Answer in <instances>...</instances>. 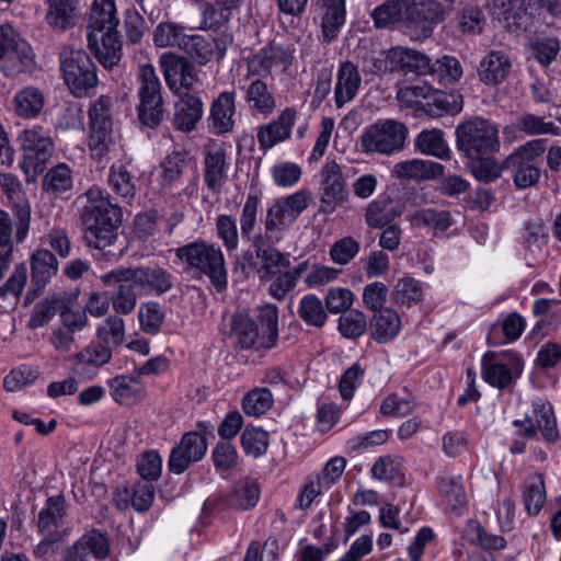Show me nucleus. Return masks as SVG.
I'll list each match as a JSON object with an SVG mask.
<instances>
[{"label": "nucleus", "mask_w": 561, "mask_h": 561, "mask_svg": "<svg viewBox=\"0 0 561 561\" xmlns=\"http://www.w3.org/2000/svg\"><path fill=\"white\" fill-rule=\"evenodd\" d=\"M118 25L115 1L94 0L87 26L88 46L108 70L116 67L122 58Z\"/></svg>", "instance_id": "obj_1"}, {"label": "nucleus", "mask_w": 561, "mask_h": 561, "mask_svg": "<svg viewBox=\"0 0 561 561\" xmlns=\"http://www.w3.org/2000/svg\"><path fill=\"white\" fill-rule=\"evenodd\" d=\"M260 325L248 314L238 313L232 317L231 334L238 346L264 356L275 348L278 342V308L266 304L259 308Z\"/></svg>", "instance_id": "obj_2"}, {"label": "nucleus", "mask_w": 561, "mask_h": 561, "mask_svg": "<svg viewBox=\"0 0 561 561\" xmlns=\"http://www.w3.org/2000/svg\"><path fill=\"white\" fill-rule=\"evenodd\" d=\"M456 147L467 158L476 159L500 150L497 127L488 119L474 117L457 125Z\"/></svg>", "instance_id": "obj_3"}, {"label": "nucleus", "mask_w": 561, "mask_h": 561, "mask_svg": "<svg viewBox=\"0 0 561 561\" xmlns=\"http://www.w3.org/2000/svg\"><path fill=\"white\" fill-rule=\"evenodd\" d=\"M176 256L188 267L209 277L218 289L227 285V270L221 250L206 242H191L176 249Z\"/></svg>", "instance_id": "obj_4"}, {"label": "nucleus", "mask_w": 561, "mask_h": 561, "mask_svg": "<svg viewBox=\"0 0 561 561\" xmlns=\"http://www.w3.org/2000/svg\"><path fill=\"white\" fill-rule=\"evenodd\" d=\"M59 61L64 81L75 96H85L96 87V66L87 51L64 47Z\"/></svg>", "instance_id": "obj_5"}, {"label": "nucleus", "mask_w": 561, "mask_h": 561, "mask_svg": "<svg viewBox=\"0 0 561 561\" xmlns=\"http://www.w3.org/2000/svg\"><path fill=\"white\" fill-rule=\"evenodd\" d=\"M524 367L522 354L514 350L488 351L481 358V377L491 387L504 390L516 383Z\"/></svg>", "instance_id": "obj_6"}, {"label": "nucleus", "mask_w": 561, "mask_h": 561, "mask_svg": "<svg viewBox=\"0 0 561 561\" xmlns=\"http://www.w3.org/2000/svg\"><path fill=\"white\" fill-rule=\"evenodd\" d=\"M138 81V119L142 125L156 128L162 122L165 111L161 92L162 87L154 67L150 64L141 65Z\"/></svg>", "instance_id": "obj_7"}, {"label": "nucleus", "mask_w": 561, "mask_h": 561, "mask_svg": "<svg viewBox=\"0 0 561 561\" xmlns=\"http://www.w3.org/2000/svg\"><path fill=\"white\" fill-rule=\"evenodd\" d=\"M22 149L21 169L27 181L44 172L54 153L51 137L43 128H28L19 135Z\"/></svg>", "instance_id": "obj_8"}, {"label": "nucleus", "mask_w": 561, "mask_h": 561, "mask_svg": "<svg viewBox=\"0 0 561 561\" xmlns=\"http://www.w3.org/2000/svg\"><path fill=\"white\" fill-rule=\"evenodd\" d=\"M33 50L28 43L8 25H0V70L15 77L33 66Z\"/></svg>", "instance_id": "obj_9"}, {"label": "nucleus", "mask_w": 561, "mask_h": 561, "mask_svg": "<svg viewBox=\"0 0 561 561\" xmlns=\"http://www.w3.org/2000/svg\"><path fill=\"white\" fill-rule=\"evenodd\" d=\"M106 282L131 280L146 295L160 296L173 287V276L159 266L123 267L106 273Z\"/></svg>", "instance_id": "obj_10"}, {"label": "nucleus", "mask_w": 561, "mask_h": 561, "mask_svg": "<svg viewBox=\"0 0 561 561\" xmlns=\"http://www.w3.org/2000/svg\"><path fill=\"white\" fill-rule=\"evenodd\" d=\"M122 213H82L83 239L89 247L102 250L115 241Z\"/></svg>", "instance_id": "obj_11"}, {"label": "nucleus", "mask_w": 561, "mask_h": 561, "mask_svg": "<svg viewBox=\"0 0 561 561\" xmlns=\"http://www.w3.org/2000/svg\"><path fill=\"white\" fill-rule=\"evenodd\" d=\"M111 553L106 533L93 528L81 535L64 551L62 561H102Z\"/></svg>", "instance_id": "obj_12"}, {"label": "nucleus", "mask_w": 561, "mask_h": 561, "mask_svg": "<svg viewBox=\"0 0 561 561\" xmlns=\"http://www.w3.org/2000/svg\"><path fill=\"white\" fill-rule=\"evenodd\" d=\"M207 451V439L196 431L182 435L180 442L171 449L168 469L175 474L186 471L194 462L204 458Z\"/></svg>", "instance_id": "obj_13"}, {"label": "nucleus", "mask_w": 561, "mask_h": 561, "mask_svg": "<svg viewBox=\"0 0 561 561\" xmlns=\"http://www.w3.org/2000/svg\"><path fill=\"white\" fill-rule=\"evenodd\" d=\"M163 76L169 89L178 96L184 93H191L194 84L197 82V72L194 65L184 57L174 55H164L161 58Z\"/></svg>", "instance_id": "obj_14"}, {"label": "nucleus", "mask_w": 561, "mask_h": 561, "mask_svg": "<svg viewBox=\"0 0 561 561\" xmlns=\"http://www.w3.org/2000/svg\"><path fill=\"white\" fill-rule=\"evenodd\" d=\"M313 10L321 20L323 42L332 43L346 22V0H313Z\"/></svg>", "instance_id": "obj_15"}, {"label": "nucleus", "mask_w": 561, "mask_h": 561, "mask_svg": "<svg viewBox=\"0 0 561 561\" xmlns=\"http://www.w3.org/2000/svg\"><path fill=\"white\" fill-rule=\"evenodd\" d=\"M363 302L373 312L369 323L371 336L380 343L386 342V285L381 282L367 284L363 290Z\"/></svg>", "instance_id": "obj_16"}, {"label": "nucleus", "mask_w": 561, "mask_h": 561, "mask_svg": "<svg viewBox=\"0 0 561 561\" xmlns=\"http://www.w3.org/2000/svg\"><path fill=\"white\" fill-rule=\"evenodd\" d=\"M227 152L221 144L213 142L205 147L204 182L214 193L220 192L228 179Z\"/></svg>", "instance_id": "obj_17"}, {"label": "nucleus", "mask_w": 561, "mask_h": 561, "mask_svg": "<svg viewBox=\"0 0 561 561\" xmlns=\"http://www.w3.org/2000/svg\"><path fill=\"white\" fill-rule=\"evenodd\" d=\"M111 358V347L98 342L91 343L71 357L72 370L79 377L92 379Z\"/></svg>", "instance_id": "obj_18"}, {"label": "nucleus", "mask_w": 561, "mask_h": 561, "mask_svg": "<svg viewBox=\"0 0 561 561\" xmlns=\"http://www.w3.org/2000/svg\"><path fill=\"white\" fill-rule=\"evenodd\" d=\"M445 20L444 5L436 0H412L409 27H413L426 38L436 25Z\"/></svg>", "instance_id": "obj_19"}, {"label": "nucleus", "mask_w": 561, "mask_h": 561, "mask_svg": "<svg viewBox=\"0 0 561 561\" xmlns=\"http://www.w3.org/2000/svg\"><path fill=\"white\" fill-rule=\"evenodd\" d=\"M388 69L403 75L423 76L428 72L430 58L422 51L398 46L388 49Z\"/></svg>", "instance_id": "obj_20"}, {"label": "nucleus", "mask_w": 561, "mask_h": 561, "mask_svg": "<svg viewBox=\"0 0 561 561\" xmlns=\"http://www.w3.org/2000/svg\"><path fill=\"white\" fill-rule=\"evenodd\" d=\"M112 399L121 405H134L147 397V389L140 377L133 370L130 375H117L107 381Z\"/></svg>", "instance_id": "obj_21"}, {"label": "nucleus", "mask_w": 561, "mask_h": 561, "mask_svg": "<svg viewBox=\"0 0 561 561\" xmlns=\"http://www.w3.org/2000/svg\"><path fill=\"white\" fill-rule=\"evenodd\" d=\"M204 104L196 93H184L174 104L172 124L176 130L191 133L202 119Z\"/></svg>", "instance_id": "obj_22"}, {"label": "nucleus", "mask_w": 561, "mask_h": 561, "mask_svg": "<svg viewBox=\"0 0 561 561\" xmlns=\"http://www.w3.org/2000/svg\"><path fill=\"white\" fill-rule=\"evenodd\" d=\"M294 49L289 46L271 43L263 47L249 62L252 73H270L275 67L287 68L293 62Z\"/></svg>", "instance_id": "obj_23"}, {"label": "nucleus", "mask_w": 561, "mask_h": 561, "mask_svg": "<svg viewBox=\"0 0 561 561\" xmlns=\"http://www.w3.org/2000/svg\"><path fill=\"white\" fill-rule=\"evenodd\" d=\"M297 112L293 107H286L276 119L262 125L257 131V141L261 149H271L276 144L290 137L295 125Z\"/></svg>", "instance_id": "obj_24"}, {"label": "nucleus", "mask_w": 561, "mask_h": 561, "mask_svg": "<svg viewBox=\"0 0 561 561\" xmlns=\"http://www.w3.org/2000/svg\"><path fill=\"white\" fill-rule=\"evenodd\" d=\"M538 0H491L490 11L510 31L520 26L528 9L536 8Z\"/></svg>", "instance_id": "obj_25"}, {"label": "nucleus", "mask_w": 561, "mask_h": 561, "mask_svg": "<svg viewBox=\"0 0 561 561\" xmlns=\"http://www.w3.org/2000/svg\"><path fill=\"white\" fill-rule=\"evenodd\" d=\"M236 115V92L224 91L210 105L209 122L215 134L225 135L232 131Z\"/></svg>", "instance_id": "obj_26"}, {"label": "nucleus", "mask_w": 561, "mask_h": 561, "mask_svg": "<svg viewBox=\"0 0 561 561\" xmlns=\"http://www.w3.org/2000/svg\"><path fill=\"white\" fill-rule=\"evenodd\" d=\"M66 515V501L64 495L47 497L44 507L37 518V530L39 534H56L67 537L68 529L62 528Z\"/></svg>", "instance_id": "obj_27"}, {"label": "nucleus", "mask_w": 561, "mask_h": 561, "mask_svg": "<svg viewBox=\"0 0 561 561\" xmlns=\"http://www.w3.org/2000/svg\"><path fill=\"white\" fill-rule=\"evenodd\" d=\"M362 83L358 67L352 61L340 64L334 88V102L337 108L351 102L357 94Z\"/></svg>", "instance_id": "obj_28"}, {"label": "nucleus", "mask_w": 561, "mask_h": 561, "mask_svg": "<svg viewBox=\"0 0 561 561\" xmlns=\"http://www.w3.org/2000/svg\"><path fill=\"white\" fill-rule=\"evenodd\" d=\"M512 70L510 57L500 50H491L478 66V77L481 82L490 85L502 83Z\"/></svg>", "instance_id": "obj_29"}, {"label": "nucleus", "mask_w": 561, "mask_h": 561, "mask_svg": "<svg viewBox=\"0 0 561 561\" xmlns=\"http://www.w3.org/2000/svg\"><path fill=\"white\" fill-rule=\"evenodd\" d=\"M196 5L202 15L199 28L216 32L226 28L234 8L227 0H196Z\"/></svg>", "instance_id": "obj_30"}, {"label": "nucleus", "mask_w": 561, "mask_h": 561, "mask_svg": "<svg viewBox=\"0 0 561 561\" xmlns=\"http://www.w3.org/2000/svg\"><path fill=\"white\" fill-rule=\"evenodd\" d=\"M31 213H0V247L12 249L14 234L16 243H22L30 230Z\"/></svg>", "instance_id": "obj_31"}, {"label": "nucleus", "mask_w": 561, "mask_h": 561, "mask_svg": "<svg viewBox=\"0 0 561 561\" xmlns=\"http://www.w3.org/2000/svg\"><path fill=\"white\" fill-rule=\"evenodd\" d=\"M392 173L400 180L421 182L442 176L444 167L430 160L413 159L397 163Z\"/></svg>", "instance_id": "obj_32"}, {"label": "nucleus", "mask_w": 561, "mask_h": 561, "mask_svg": "<svg viewBox=\"0 0 561 561\" xmlns=\"http://www.w3.org/2000/svg\"><path fill=\"white\" fill-rule=\"evenodd\" d=\"M347 196L348 191L345 187L340 165L333 160L328 161L322 169V203L337 206Z\"/></svg>", "instance_id": "obj_33"}, {"label": "nucleus", "mask_w": 561, "mask_h": 561, "mask_svg": "<svg viewBox=\"0 0 561 561\" xmlns=\"http://www.w3.org/2000/svg\"><path fill=\"white\" fill-rule=\"evenodd\" d=\"M196 162L186 150H173L160 162L161 185L172 186L188 169H195Z\"/></svg>", "instance_id": "obj_34"}, {"label": "nucleus", "mask_w": 561, "mask_h": 561, "mask_svg": "<svg viewBox=\"0 0 561 561\" xmlns=\"http://www.w3.org/2000/svg\"><path fill=\"white\" fill-rule=\"evenodd\" d=\"M256 257L261 260L260 278L270 279L280 272L282 267L289 266V260L276 249L265 243L261 236L253 239Z\"/></svg>", "instance_id": "obj_35"}, {"label": "nucleus", "mask_w": 561, "mask_h": 561, "mask_svg": "<svg viewBox=\"0 0 561 561\" xmlns=\"http://www.w3.org/2000/svg\"><path fill=\"white\" fill-rule=\"evenodd\" d=\"M463 101L459 93H446L433 89L428 101L421 105V111L431 117H440L444 114L456 115L462 111Z\"/></svg>", "instance_id": "obj_36"}, {"label": "nucleus", "mask_w": 561, "mask_h": 561, "mask_svg": "<svg viewBox=\"0 0 561 561\" xmlns=\"http://www.w3.org/2000/svg\"><path fill=\"white\" fill-rule=\"evenodd\" d=\"M14 113L23 118H36L45 105L44 93L36 87H24L13 96Z\"/></svg>", "instance_id": "obj_37"}, {"label": "nucleus", "mask_w": 561, "mask_h": 561, "mask_svg": "<svg viewBox=\"0 0 561 561\" xmlns=\"http://www.w3.org/2000/svg\"><path fill=\"white\" fill-rule=\"evenodd\" d=\"M414 147L423 154L432 156L440 160L450 158V149L442 129L431 128L422 130L414 140Z\"/></svg>", "instance_id": "obj_38"}, {"label": "nucleus", "mask_w": 561, "mask_h": 561, "mask_svg": "<svg viewBox=\"0 0 561 561\" xmlns=\"http://www.w3.org/2000/svg\"><path fill=\"white\" fill-rule=\"evenodd\" d=\"M245 102L253 112L268 116L276 107L275 98L270 87L262 79L251 81L245 89Z\"/></svg>", "instance_id": "obj_39"}, {"label": "nucleus", "mask_w": 561, "mask_h": 561, "mask_svg": "<svg viewBox=\"0 0 561 561\" xmlns=\"http://www.w3.org/2000/svg\"><path fill=\"white\" fill-rule=\"evenodd\" d=\"M365 75L381 76L386 71V47L382 39H366L359 48Z\"/></svg>", "instance_id": "obj_40"}, {"label": "nucleus", "mask_w": 561, "mask_h": 561, "mask_svg": "<svg viewBox=\"0 0 561 561\" xmlns=\"http://www.w3.org/2000/svg\"><path fill=\"white\" fill-rule=\"evenodd\" d=\"M534 423L537 432H541L543 439L556 443L559 439L557 420L551 403L543 399L533 401Z\"/></svg>", "instance_id": "obj_41"}, {"label": "nucleus", "mask_w": 561, "mask_h": 561, "mask_svg": "<svg viewBox=\"0 0 561 561\" xmlns=\"http://www.w3.org/2000/svg\"><path fill=\"white\" fill-rule=\"evenodd\" d=\"M106 273L101 276L103 284L111 286L116 285L117 288L112 295L111 302L116 314H130L137 305V286L131 280H111L106 282Z\"/></svg>", "instance_id": "obj_42"}, {"label": "nucleus", "mask_w": 561, "mask_h": 561, "mask_svg": "<svg viewBox=\"0 0 561 561\" xmlns=\"http://www.w3.org/2000/svg\"><path fill=\"white\" fill-rule=\"evenodd\" d=\"M465 535L471 545L478 546L484 551L503 550L506 540L503 536L489 533L479 520L470 519L465 527Z\"/></svg>", "instance_id": "obj_43"}, {"label": "nucleus", "mask_w": 561, "mask_h": 561, "mask_svg": "<svg viewBox=\"0 0 561 561\" xmlns=\"http://www.w3.org/2000/svg\"><path fill=\"white\" fill-rule=\"evenodd\" d=\"M57 270L58 262L50 251L42 249L33 253L31 260L32 280L38 288L45 287Z\"/></svg>", "instance_id": "obj_44"}, {"label": "nucleus", "mask_w": 561, "mask_h": 561, "mask_svg": "<svg viewBox=\"0 0 561 561\" xmlns=\"http://www.w3.org/2000/svg\"><path fill=\"white\" fill-rule=\"evenodd\" d=\"M523 502L528 515L536 516L540 513L546 502V488L540 474L529 477L525 481Z\"/></svg>", "instance_id": "obj_45"}, {"label": "nucleus", "mask_w": 561, "mask_h": 561, "mask_svg": "<svg viewBox=\"0 0 561 561\" xmlns=\"http://www.w3.org/2000/svg\"><path fill=\"white\" fill-rule=\"evenodd\" d=\"M274 403L273 394L270 389L255 387L249 390L241 400L243 412L249 416H261L265 414Z\"/></svg>", "instance_id": "obj_46"}, {"label": "nucleus", "mask_w": 561, "mask_h": 561, "mask_svg": "<svg viewBox=\"0 0 561 561\" xmlns=\"http://www.w3.org/2000/svg\"><path fill=\"white\" fill-rule=\"evenodd\" d=\"M548 140L543 138L531 139L517 147L510 156L505 158V164H533L538 165V159L547 150Z\"/></svg>", "instance_id": "obj_47"}, {"label": "nucleus", "mask_w": 561, "mask_h": 561, "mask_svg": "<svg viewBox=\"0 0 561 561\" xmlns=\"http://www.w3.org/2000/svg\"><path fill=\"white\" fill-rule=\"evenodd\" d=\"M240 442L247 456L259 458L268 449L270 434L261 427L247 426L241 434Z\"/></svg>", "instance_id": "obj_48"}, {"label": "nucleus", "mask_w": 561, "mask_h": 561, "mask_svg": "<svg viewBox=\"0 0 561 561\" xmlns=\"http://www.w3.org/2000/svg\"><path fill=\"white\" fill-rule=\"evenodd\" d=\"M76 3L73 0H49V9L46 15L47 23L60 30L75 24Z\"/></svg>", "instance_id": "obj_49"}, {"label": "nucleus", "mask_w": 561, "mask_h": 561, "mask_svg": "<svg viewBox=\"0 0 561 561\" xmlns=\"http://www.w3.org/2000/svg\"><path fill=\"white\" fill-rule=\"evenodd\" d=\"M76 203L81 210H122L121 206L112 202L110 194L96 185L80 195Z\"/></svg>", "instance_id": "obj_50"}, {"label": "nucleus", "mask_w": 561, "mask_h": 561, "mask_svg": "<svg viewBox=\"0 0 561 561\" xmlns=\"http://www.w3.org/2000/svg\"><path fill=\"white\" fill-rule=\"evenodd\" d=\"M260 494L257 481L254 479H245L234 485L230 504L238 510L247 511L256 505Z\"/></svg>", "instance_id": "obj_51"}, {"label": "nucleus", "mask_w": 561, "mask_h": 561, "mask_svg": "<svg viewBox=\"0 0 561 561\" xmlns=\"http://www.w3.org/2000/svg\"><path fill=\"white\" fill-rule=\"evenodd\" d=\"M108 183L113 191L122 197L123 202L130 205V201L135 196V185L127 167L113 164L108 173Z\"/></svg>", "instance_id": "obj_52"}, {"label": "nucleus", "mask_w": 561, "mask_h": 561, "mask_svg": "<svg viewBox=\"0 0 561 561\" xmlns=\"http://www.w3.org/2000/svg\"><path fill=\"white\" fill-rule=\"evenodd\" d=\"M96 335H98V339L100 340L99 343L111 347V351H112L114 347L119 346L124 341V336H125L124 320L118 314L108 316L99 325Z\"/></svg>", "instance_id": "obj_53"}, {"label": "nucleus", "mask_w": 561, "mask_h": 561, "mask_svg": "<svg viewBox=\"0 0 561 561\" xmlns=\"http://www.w3.org/2000/svg\"><path fill=\"white\" fill-rule=\"evenodd\" d=\"M426 75L436 78L443 83H454L461 78L462 67L457 58L443 56L434 62L430 60V69Z\"/></svg>", "instance_id": "obj_54"}, {"label": "nucleus", "mask_w": 561, "mask_h": 561, "mask_svg": "<svg viewBox=\"0 0 561 561\" xmlns=\"http://www.w3.org/2000/svg\"><path fill=\"white\" fill-rule=\"evenodd\" d=\"M298 314L308 325L321 328L327 321V312L321 299L313 294L305 295L298 306Z\"/></svg>", "instance_id": "obj_55"}, {"label": "nucleus", "mask_w": 561, "mask_h": 561, "mask_svg": "<svg viewBox=\"0 0 561 561\" xmlns=\"http://www.w3.org/2000/svg\"><path fill=\"white\" fill-rule=\"evenodd\" d=\"M88 147L93 158L105 157L114 146L113 126H89Z\"/></svg>", "instance_id": "obj_56"}, {"label": "nucleus", "mask_w": 561, "mask_h": 561, "mask_svg": "<svg viewBox=\"0 0 561 561\" xmlns=\"http://www.w3.org/2000/svg\"><path fill=\"white\" fill-rule=\"evenodd\" d=\"M186 34L183 26L173 22H161L153 33V42L158 47L182 48Z\"/></svg>", "instance_id": "obj_57"}, {"label": "nucleus", "mask_w": 561, "mask_h": 561, "mask_svg": "<svg viewBox=\"0 0 561 561\" xmlns=\"http://www.w3.org/2000/svg\"><path fill=\"white\" fill-rule=\"evenodd\" d=\"M181 49L202 65L208 62L214 56V43L197 34H186Z\"/></svg>", "instance_id": "obj_58"}, {"label": "nucleus", "mask_w": 561, "mask_h": 561, "mask_svg": "<svg viewBox=\"0 0 561 561\" xmlns=\"http://www.w3.org/2000/svg\"><path fill=\"white\" fill-rule=\"evenodd\" d=\"M438 490L450 510L456 511L467 504L466 491L459 479H440L438 482Z\"/></svg>", "instance_id": "obj_59"}, {"label": "nucleus", "mask_w": 561, "mask_h": 561, "mask_svg": "<svg viewBox=\"0 0 561 561\" xmlns=\"http://www.w3.org/2000/svg\"><path fill=\"white\" fill-rule=\"evenodd\" d=\"M360 146L365 153H386V122L378 121L365 128L360 137Z\"/></svg>", "instance_id": "obj_60"}, {"label": "nucleus", "mask_w": 561, "mask_h": 561, "mask_svg": "<svg viewBox=\"0 0 561 561\" xmlns=\"http://www.w3.org/2000/svg\"><path fill=\"white\" fill-rule=\"evenodd\" d=\"M516 126L518 130L526 135H559L560 128L552 122H546L543 117L531 113H525L517 118Z\"/></svg>", "instance_id": "obj_61"}, {"label": "nucleus", "mask_w": 561, "mask_h": 561, "mask_svg": "<svg viewBox=\"0 0 561 561\" xmlns=\"http://www.w3.org/2000/svg\"><path fill=\"white\" fill-rule=\"evenodd\" d=\"M164 320V312L159 302L149 301L142 304L139 308V322L141 330L154 335L159 332Z\"/></svg>", "instance_id": "obj_62"}, {"label": "nucleus", "mask_w": 561, "mask_h": 561, "mask_svg": "<svg viewBox=\"0 0 561 561\" xmlns=\"http://www.w3.org/2000/svg\"><path fill=\"white\" fill-rule=\"evenodd\" d=\"M433 87L426 82H420L413 85L400 87L397 92V100L408 107H417L421 111V99L428 101Z\"/></svg>", "instance_id": "obj_63"}, {"label": "nucleus", "mask_w": 561, "mask_h": 561, "mask_svg": "<svg viewBox=\"0 0 561 561\" xmlns=\"http://www.w3.org/2000/svg\"><path fill=\"white\" fill-rule=\"evenodd\" d=\"M366 317L359 310L351 309L340 317L339 330L344 337L356 339L366 331Z\"/></svg>", "instance_id": "obj_64"}]
</instances>
